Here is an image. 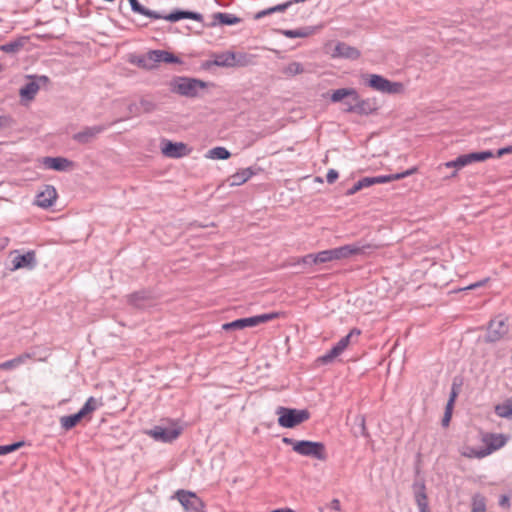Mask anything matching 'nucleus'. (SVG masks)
Listing matches in <instances>:
<instances>
[{
  "instance_id": "f257e3e1",
  "label": "nucleus",
  "mask_w": 512,
  "mask_h": 512,
  "mask_svg": "<svg viewBox=\"0 0 512 512\" xmlns=\"http://www.w3.org/2000/svg\"><path fill=\"white\" fill-rule=\"evenodd\" d=\"M348 97L352 98L354 106L345 108V112L357 113L359 115H370L378 109L377 103L374 99H361L354 88H340L334 90L330 99L332 102L337 103Z\"/></svg>"
},
{
  "instance_id": "f03ea898",
  "label": "nucleus",
  "mask_w": 512,
  "mask_h": 512,
  "mask_svg": "<svg viewBox=\"0 0 512 512\" xmlns=\"http://www.w3.org/2000/svg\"><path fill=\"white\" fill-rule=\"evenodd\" d=\"M133 12L146 16L151 19H165L170 22H177L181 19H192L198 22H203V16L200 13L184 10H175L167 15L150 10L144 7L138 0H128Z\"/></svg>"
},
{
  "instance_id": "7ed1b4c3",
  "label": "nucleus",
  "mask_w": 512,
  "mask_h": 512,
  "mask_svg": "<svg viewBox=\"0 0 512 512\" xmlns=\"http://www.w3.org/2000/svg\"><path fill=\"white\" fill-rule=\"evenodd\" d=\"M169 85L173 93L189 98L196 97L200 89L207 87V83L202 80L181 76L174 77Z\"/></svg>"
},
{
  "instance_id": "20e7f679",
  "label": "nucleus",
  "mask_w": 512,
  "mask_h": 512,
  "mask_svg": "<svg viewBox=\"0 0 512 512\" xmlns=\"http://www.w3.org/2000/svg\"><path fill=\"white\" fill-rule=\"evenodd\" d=\"M278 424L284 428H294L297 425L307 421L310 418V412L307 409H295L279 406L276 410Z\"/></svg>"
},
{
  "instance_id": "39448f33",
  "label": "nucleus",
  "mask_w": 512,
  "mask_h": 512,
  "mask_svg": "<svg viewBox=\"0 0 512 512\" xmlns=\"http://www.w3.org/2000/svg\"><path fill=\"white\" fill-rule=\"evenodd\" d=\"M161 62L181 64L182 60L165 50H150L146 55L138 59L137 64L145 69H153L157 63Z\"/></svg>"
},
{
  "instance_id": "423d86ee",
  "label": "nucleus",
  "mask_w": 512,
  "mask_h": 512,
  "mask_svg": "<svg viewBox=\"0 0 512 512\" xmlns=\"http://www.w3.org/2000/svg\"><path fill=\"white\" fill-rule=\"evenodd\" d=\"M381 245L367 243L361 244L360 242L354 244L343 245L332 249L334 260L348 259L354 255H364L373 250L379 249Z\"/></svg>"
},
{
  "instance_id": "0eeeda50",
  "label": "nucleus",
  "mask_w": 512,
  "mask_h": 512,
  "mask_svg": "<svg viewBox=\"0 0 512 512\" xmlns=\"http://www.w3.org/2000/svg\"><path fill=\"white\" fill-rule=\"evenodd\" d=\"M361 331L353 328L346 336L342 337L327 353L317 358L316 362L322 365L330 364L341 355L352 342L353 337H358Z\"/></svg>"
},
{
  "instance_id": "6e6552de",
  "label": "nucleus",
  "mask_w": 512,
  "mask_h": 512,
  "mask_svg": "<svg viewBox=\"0 0 512 512\" xmlns=\"http://www.w3.org/2000/svg\"><path fill=\"white\" fill-rule=\"evenodd\" d=\"M295 452L299 455L311 457L320 461L327 460L326 447L322 442L300 440L297 442Z\"/></svg>"
},
{
  "instance_id": "1a4fd4ad",
  "label": "nucleus",
  "mask_w": 512,
  "mask_h": 512,
  "mask_svg": "<svg viewBox=\"0 0 512 512\" xmlns=\"http://www.w3.org/2000/svg\"><path fill=\"white\" fill-rule=\"evenodd\" d=\"M278 317L277 313H267V314H261L256 315L248 318H241L234 320L229 323H225L222 325L223 330L229 331V330H240L244 329L246 327H254L262 323H266L270 320H273Z\"/></svg>"
},
{
  "instance_id": "9d476101",
  "label": "nucleus",
  "mask_w": 512,
  "mask_h": 512,
  "mask_svg": "<svg viewBox=\"0 0 512 512\" xmlns=\"http://www.w3.org/2000/svg\"><path fill=\"white\" fill-rule=\"evenodd\" d=\"M367 85L376 91L387 94H396L402 90L401 83L392 82L378 74H370Z\"/></svg>"
},
{
  "instance_id": "9b49d317",
  "label": "nucleus",
  "mask_w": 512,
  "mask_h": 512,
  "mask_svg": "<svg viewBox=\"0 0 512 512\" xmlns=\"http://www.w3.org/2000/svg\"><path fill=\"white\" fill-rule=\"evenodd\" d=\"M176 497L180 504L192 512H203L205 508L204 502L193 492L186 490H178Z\"/></svg>"
},
{
  "instance_id": "f8f14e48",
  "label": "nucleus",
  "mask_w": 512,
  "mask_h": 512,
  "mask_svg": "<svg viewBox=\"0 0 512 512\" xmlns=\"http://www.w3.org/2000/svg\"><path fill=\"white\" fill-rule=\"evenodd\" d=\"M161 151L166 157L175 159L184 157L190 152L186 144L169 140L162 142Z\"/></svg>"
},
{
  "instance_id": "ddd939ff",
  "label": "nucleus",
  "mask_w": 512,
  "mask_h": 512,
  "mask_svg": "<svg viewBox=\"0 0 512 512\" xmlns=\"http://www.w3.org/2000/svg\"><path fill=\"white\" fill-rule=\"evenodd\" d=\"M107 125H95L85 127L82 131L73 135V140L79 144H88L93 141L99 134L107 129Z\"/></svg>"
},
{
  "instance_id": "4468645a",
  "label": "nucleus",
  "mask_w": 512,
  "mask_h": 512,
  "mask_svg": "<svg viewBox=\"0 0 512 512\" xmlns=\"http://www.w3.org/2000/svg\"><path fill=\"white\" fill-rule=\"evenodd\" d=\"M12 268L11 271L19 270V269H29L32 270L37 266L36 253L33 250H30L22 255H17L12 260Z\"/></svg>"
},
{
  "instance_id": "2eb2a0df",
  "label": "nucleus",
  "mask_w": 512,
  "mask_h": 512,
  "mask_svg": "<svg viewBox=\"0 0 512 512\" xmlns=\"http://www.w3.org/2000/svg\"><path fill=\"white\" fill-rule=\"evenodd\" d=\"M147 434L157 441L161 442H172L177 439L180 435V431L174 428H164L161 426H155L154 428L147 431Z\"/></svg>"
},
{
  "instance_id": "dca6fc26",
  "label": "nucleus",
  "mask_w": 512,
  "mask_h": 512,
  "mask_svg": "<svg viewBox=\"0 0 512 512\" xmlns=\"http://www.w3.org/2000/svg\"><path fill=\"white\" fill-rule=\"evenodd\" d=\"M506 333L507 325L505 321L502 318H495L489 323L486 340L488 342H496Z\"/></svg>"
},
{
  "instance_id": "f3484780",
  "label": "nucleus",
  "mask_w": 512,
  "mask_h": 512,
  "mask_svg": "<svg viewBox=\"0 0 512 512\" xmlns=\"http://www.w3.org/2000/svg\"><path fill=\"white\" fill-rule=\"evenodd\" d=\"M331 55L333 58L356 60L360 57L361 54L357 48L352 47L345 42H338L335 45Z\"/></svg>"
},
{
  "instance_id": "a211bd4d",
  "label": "nucleus",
  "mask_w": 512,
  "mask_h": 512,
  "mask_svg": "<svg viewBox=\"0 0 512 512\" xmlns=\"http://www.w3.org/2000/svg\"><path fill=\"white\" fill-rule=\"evenodd\" d=\"M504 444L505 440L502 435L492 436L491 442L487 444V448L481 450L471 449V452L466 455L469 457L483 458L490 454L492 451L501 448Z\"/></svg>"
},
{
  "instance_id": "6ab92c4d",
  "label": "nucleus",
  "mask_w": 512,
  "mask_h": 512,
  "mask_svg": "<svg viewBox=\"0 0 512 512\" xmlns=\"http://www.w3.org/2000/svg\"><path fill=\"white\" fill-rule=\"evenodd\" d=\"M213 60L206 63L207 67L215 65L218 67L233 68L234 52L225 51L221 53H214Z\"/></svg>"
},
{
  "instance_id": "aec40b11",
  "label": "nucleus",
  "mask_w": 512,
  "mask_h": 512,
  "mask_svg": "<svg viewBox=\"0 0 512 512\" xmlns=\"http://www.w3.org/2000/svg\"><path fill=\"white\" fill-rule=\"evenodd\" d=\"M414 497L419 507L420 512H430L428 507V500L426 494V487L423 482L415 483L414 486Z\"/></svg>"
},
{
  "instance_id": "412c9836",
  "label": "nucleus",
  "mask_w": 512,
  "mask_h": 512,
  "mask_svg": "<svg viewBox=\"0 0 512 512\" xmlns=\"http://www.w3.org/2000/svg\"><path fill=\"white\" fill-rule=\"evenodd\" d=\"M57 198L56 189L53 186H46L45 190L37 195L36 203L39 207H51Z\"/></svg>"
},
{
  "instance_id": "4be33fe9",
  "label": "nucleus",
  "mask_w": 512,
  "mask_h": 512,
  "mask_svg": "<svg viewBox=\"0 0 512 512\" xmlns=\"http://www.w3.org/2000/svg\"><path fill=\"white\" fill-rule=\"evenodd\" d=\"M43 164L48 169L65 171L68 167L72 166V161L64 157H45Z\"/></svg>"
},
{
  "instance_id": "5701e85b",
  "label": "nucleus",
  "mask_w": 512,
  "mask_h": 512,
  "mask_svg": "<svg viewBox=\"0 0 512 512\" xmlns=\"http://www.w3.org/2000/svg\"><path fill=\"white\" fill-rule=\"evenodd\" d=\"M258 169H254L252 167H248L245 169H241L230 176V185L231 186H240L247 182L253 175L257 173Z\"/></svg>"
},
{
  "instance_id": "b1692460",
  "label": "nucleus",
  "mask_w": 512,
  "mask_h": 512,
  "mask_svg": "<svg viewBox=\"0 0 512 512\" xmlns=\"http://www.w3.org/2000/svg\"><path fill=\"white\" fill-rule=\"evenodd\" d=\"M213 21L210 24L211 26H215L217 24L220 25H235L241 22V19L233 14L216 12L212 15Z\"/></svg>"
},
{
  "instance_id": "393cba45",
  "label": "nucleus",
  "mask_w": 512,
  "mask_h": 512,
  "mask_svg": "<svg viewBox=\"0 0 512 512\" xmlns=\"http://www.w3.org/2000/svg\"><path fill=\"white\" fill-rule=\"evenodd\" d=\"M316 27L306 26L298 29L280 30L279 32L287 38H306L316 32Z\"/></svg>"
},
{
  "instance_id": "a878e982",
  "label": "nucleus",
  "mask_w": 512,
  "mask_h": 512,
  "mask_svg": "<svg viewBox=\"0 0 512 512\" xmlns=\"http://www.w3.org/2000/svg\"><path fill=\"white\" fill-rule=\"evenodd\" d=\"M151 300V294L147 291H137L128 296V301L130 304L137 308H144L146 306V302Z\"/></svg>"
},
{
  "instance_id": "bb28decb",
  "label": "nucleus",
  "mask_w": 512,
  "mask_h": 512,
  "mask_svg": "<svg viewBox=\"0 0 512 512\" xmlns=\"http://www.w3.org/2000/svg\"><path fill=\"white\" fill-rule=\"evenodd\" d=\"M414 169L407 170L403 173H396V174H390V175H384V176H376V177H368V180L372 181L371 186L374 184H382L391 182L394 180L402 179L410 174H412Z\"/></svg>"
},
{
  "instance_id": "cd10ccee",
  "label": "nucleus",
  "mask_w": 512,
  "mask_h": 512,
  "mask_svg": "<svg viewBox=\"0 0 512 512\" xmlns=\"http://www.w3.org/2000/svg\"><path fill=\"white\" fill-rule=\"evenodd\" d=\"M254 63L255 55L244 52H234L233 67H246Z\"/></svg>"
},
{
  "instance_id": "c85d7f7f",
  "label": "nucleus",
  "mask_w": 512,
  "mask_h": 512,
  "mask_svg": "<svg viewBox=\"0 0 512 512\" xmlns=\"http://www.w3.org/2000/svg\"><path fill=\"white\" fill-rule=\"evenodd\" d=\"M39 89L40 84L35 81H31L21 87L19 94L23 99L33 100Z\"/></svg>"
},
{
  "instance_id": "c756f323",
  "label": "nucleus",
  "mask_w": 512,
  "mask_h": 512,
  "mask_svg": "<svg viewBox=\"0 0 512 512\" xmlns=\"http://www.w3.org/2000/svg\"><path fill=\"white\" fill-rule=\"evenodd\" d=\"M30 358H31V354H29V353L21 354L11 360L0 363V369L1 370H11V369L17 368L18 366L24 364Z\"/></svg>"
},
{
  "instance_id": "7c9ffc66",
  "label": "nucleus",
  "mask_w": 512,
  "mask_h": 512,
  "mask_svg": "<svg viewBox=\"0 0 512 512\" xmlns=\"http://www.w3.org/2000/svg\"><path fill=\"white\" fill-rule=\"evenodd\" d=\"M292 5V2L287 1L285 3H282V4H278L276 6H273V7H270V8H267V9H264V10H261L259 12H257L255 15H254V19L255 20H259L265 16H268V15H271L273 13H276V12H284L286 11L290 6Z\"/></svg>"
},
{
  "instance_id": "2f4dec72",
  "label": "nucleus",
  "mask_w": 512,
  "mask_h": 512,
  "mask_svg": "<svg viewBox=\"0 0 512 512\" xmlns=\"http://www.w3.org/2000/svg\"><path fill=\"white\" fill-rule=\"evenodd\" d=\"M27 42L26 37H20L13 41L3 44L0 49L5 53H17L19 52Z\"/></svg>"
},
{
  "instance_id": "473e14b6",
  "label": "nucleus",
  "mask_w": 512,
  "mask_h": 512,
  "mask_svg": "<svg viewBox=\"0 0 512 512\" xmlns=\"http://www.w3.org/2000/svg\"><path fill=\"white\" fill-rule=\"evenodd\" d=\"M495 413L502 418L512 419V397L496 405Z\"/></svg>"
},
{
  "instance_id": "72a5a7b5",
  "label": "nucleus",
  "mask_w": 512,
  "mask_h": 512,
  "mask_svg": "<svg viewBox=\"0 0 512 512\" xmlns=\"http://www.w3.org/2000/svg\"><path fill=\"white\" fill-rule=\"evenodd\" d=\"M82 419L83 417L80 415L78 411L77 413L72 415L62 416L60 418V423L62 428H64L65 430H70L74 428Z\"/></svg>"
},
{
  "instance_id": "f704fd0d",
  "label": "nucleus",
  "mask_w": 512,
  "mask_h": 512,
  "mask_svg": "<svg viewBox=\"0 0 512 512\" xmlns=\"http://www.w3.org/2000/svg\"><path fill=\"white\" fill-rule=\"evenodd\" d=\"M102 403L94 397H89L82 408L79 410L80 415L84 418L88 414L95 411Z\"/></svg>"
},
{
  "instance_id": "c9c22d12",
  "label": "nucleus",
  "mask_w": 512,
  "mask_h": 512,
  "mask_svg": "<svg viewBox=\"0 0 512 512\" xmlns=\"http://www.w3.org/2000/svg\"><path fill=\"white\" fill-rule=\"evenodd\" d=\"M231 156L230 152L224 147H215L208 151L207 157L211 159L226 160Z\"/></svg>"
},
{
  "instance_id": "e433bc0d",
  "label": "nucleus",
  "mask_w": 512,
  "mask_h": 512,
  "mask_svg": "<svg viewBox=\"0 0 512 512\" xmlns=\"http://www.w3.org/2000/svg\"><path fill=\"white\" fill-rule=\"evenodd\" d=\"M467 157L469 159V164H471L473 162H482L489 158H492L493 153L491 151L473 152L467 154Z\"/></svg>"
},
{
  "instance_id": "4c0bfd02",
  "label": "nucleus",
  "mask_w": 512,
  "mask_h": 512,
  "mask_svg": "<svg viewBox=\"0 0 512 512\" xmlns=\"http://www.w3.org/2000/svg\"><path fill=\"white\" fill-rule=\"evenodd\" d=\"M444 165L447 168H455L457 170L469 165V159L467 157V154H464L460 155L455 160L446 162Z\"/></svg>"
},
{
  "instance_id": "58836bf2",
  "label": "nucleus",
  "mask_w": 512,
  "mask_h": 512,
  "mask_svg": "<svg viewBox=\"0 0 512 512\" xmlns=\"http://www.w3.org/2000/svg\"><path fill=\"white\" fill-rule=\"evenodd\" d=\"M370 180H368V177H364L357 181L350 189L347 190L346 195L351 196L357 193L358 191L362 190L363 188H367L371 186Z\"/></svg>"
},
{
  "instance_id": "ea45409f",
  "label": "nucleus",
  "mask_w": 512,
  "mask_h": 512,
  "mask_svg": "<svg viewBox=\"0 0 512 512\" xmlns=\"http://www.w3.org/2000/svg\"><path fill=\"white\" fill-rule=\"evenodd\" d=\"M486 502L485 498L481 495H475L472 502V512H485Z\"/></svg>"
},
{
  "instance_id": "a19ab883",
  "label": "nucleus",
  "mask_w": 512,
  "mask_h": 512,
  "mask_svg": "<svg viewBox=\"0 0 512 512\" xmlns=\"http://www.w3.org/2000/svg\"><path fill=\"white\" fill-rule=\"evenodd\" d=\"M330 261H334L332 249L323 250L316 253V262L317 264H323Z\"/></svg>"
},
{
  "instance_id": "79ce46f5",
  "label": "nucleus",
  "mask_w": 512,
  "mask_h": 512,
  "mask_svg": "<svg viewBox=\"0 0 512 512\" xmlns=\"http://www.w3.org/2000/svg\"><path fill=\"white\" fill-rule=\"evenodd\" d=\"M304 72V68L302 64L299 62H292L287 65V67L284 69V73L290 76H294L297 74H301Z\"/></svg>"
},
{
  "instance_id": "37998d69",
  "label": "nucleus",
  "mask_w": 512,
  "mask_h": 512,
  "mask_svg": "<svg viewBox=\"0 0 512 512\" xmlns=\"http://www.w3.org/2000/svg\"><path fill=\"white\" fill-rule=\"evenodd\" d=\"M22 446H24L23 441L15 442L9 445H0V455H6L8 453L14 452Z\"/></svg>"
},
{
  "instance_id": "c03bdc74",
  "label": "nucleus",
  "mask_w": 512,
  "mask_h": 512,
  "mask_svg": "<svg viewBox=\"0 0 512 512\" xmlns=\"http://www.w3.org/2000/svg\"><path fill=\"white\" fill-rule=\"evenodd\" d=\"M297 263L298 264L303 263V264H307V265H317L316 253H310V254H307V255L299 258L297 260Z\"/></svg>"
},
{
  "instance_id": "a18cd8bd",
  "label": "nucleus",
  "mask_w": 512,
  "mask_h": 512,
  "mask_svg": "<svg viewBox=\"0 0 512 512\" xmlns=\"http://www.w3.org/2000/svg\"><path fill=\"white\" fill-rule=\"evenodd\" d=\"M140 105L143 108V111L146 113H150V112L154 111L155 107H156L152 101L147 100V99H142L140 101Z\"/></svg>"
},
{
  "instance_id": "49530a36",
  "label": "nucleus",
  "mask_w": 512,
  "mask_h": 512,
  "mask_svg": "<svg viewBox=\"0 0 512 512\" xmlns=\"http://www.w3.org/2000/svg\"><path fill=\"white\" fill-rule=\"evenodd\" d=\"M452 408H453V405H450V404L446 405L445 413H444V416H443V419H442V425L444 427L448 426V424L450 422L451 415H452Z\"/></svg>"
},
{
  "instance_id": "de8ad7c7",
  "label": "nucleus",
  "mask_w": 512,
  "mask_h": 512,
  "mask_svg": "<svg viewBox=\"0 0 512 512\" xmlns=\"http://www.w3.org/2000/svg\"><path fill=\"white\" fill-rule=\"evenodd\" d=\"M338 172L334 169H330L327 172L326 180L329 184H333L338 179Z\"/></svg>"
},
{
  "instance_id": "09e8293b",
  "label": "nucleus",
  "mask_w": 512,
  "mask_h": 512,
  "mask_svg": "<svg viewBox=\"0 0 512 512\" xmlns=\"http://www.w3.org/2000/svg\"><path fill=\"white\" fill-rule=\"evenodd\" d=\"M359 434L363 437H369V433H368V430L366 428V424H365V418L364 417H360V424H359Z\"/></svg>"
},
{
  "instance_id": "8fccbe9b",
  "label": "nucleus",
  "mask_w": 512,
  "mask_h": 512,
  "mask_svg": "<svg viewBox=\"0 0 512 512\" xmlns=\"http://www.w3.org/2000/svg\"><path fill=\"white\" fill-rule=\"evenodd\" d=\"M13 119L9 116H0V127H10Z\"/></svg>"
},
{
  "instance_id": "3c124183",
  "label": "nucleus",
  "mask_w": 512,
  "mask_h": 512,
  "mask_svg": "<svg viewBox=\"0 0 512 512\" xmlns=\"http://www.w3.org/2000/svg\"><path fill=\"white\" fill-rule=\"evenodd\" d=\"M282 441H283V443H284V444L292 446V449H293V451L295 452V447H296L297 442H298L299 440H294V439H292V438L284 437V438L282 439Z\"/></svg>"
},
{
  "instance_id": "603ef678",
  "label": "nucleus",
  "mask_w": 512,
  "mask_h": 512,
  "mask_svg": "<svg viewBox=\"0 0 512 512\" xmlns=\"http://www.w3.org/2000/svg\"><path fill=\"white\" fill-rule=\"evenodd\" d=\"M510 153H512V146H507V147L501 148L497 151V157H501L504 154H510Z\"/></svg>"
},
{
  "instance_id": "864d4df0",
  "label": "nucleus",
  "mask_w": 512,
  "mask_h": 512,
  "mask_svg": "<svg viewBox=\"0 0 512 512\" xmlns=\"http://www.w3.org/2000/svg\"><path fill=\"white\" fill-rule=\"evenodd\" d=\"M487 281H488V279H483V280H481V281H478V282H476V283H474V284L469 285V286H468V287H466L465 289H467V290H471V289H475V288H478V287L484 286V285H485V283H486Z\"/></svg>"
},
{
  "instance_id": "5fc2aeb1",
  "label": "nucleus",
  "mask_w": 512,
  "mask_h": 512,
  "mask_svg": "<svg viewBox=\"0 0 512 512\" xmlns=\"http://www.w3.org/2000/svg\"><path fill=\"white\" fill-rule=\"evenodd\" d=\"M456 397H457V391L455 389V384H453L452 391H451V394H450V398H449L447 404L453 405L454 402H455Z\"/></svg>"
},
{
  "instance_id": "6e6d98bb",
  "label": "nucleus",
  "mask_w": 512,
  "mask_h": 512,
  "mask_svg": "<svg viewBox=\"0 0 512 512\" xmlns=\"http://www.w3.org/2000/svg\"><path fill=\"white\" fill-rule=\"evenodd\" d=\"M509 502H510L509 497H508V496H506V495H502V496L500 497V500H499V505H500L501 507H509Z\"/></svg>"
},
{
  "instance_id": "4d7b16f0",
  "label": "nucleus",
  "mask_w": 512,
  "mask_h": 512,
  "mask_svg": "<svg viewBox=\"0 0 512 512\" xmlns=\"http://www.w3.org/2000/svg\"><path fill=\"white\" fill-rule=\"evenodd\" d=\"M330 509L332 510H335V511H340V501L338 499H333L331 502H330V505H329Z\"/></svg>"
},
{
  "instance_id": "13d9d810",
  "label": "nucleus",
  "mask_w": 512,
  "mask_h": 512,
  "mask_svg": "<svg viewBox=\"0 0 512 512\" xmlns=\"http://www.w3.org/2000/svg\"><path fill=\"white\" fill-rule=\"evenodd\" d=\"M49 81H50V80H49V78H48L47 76L42 75V76H38V77H37V81H36V82H37V83H39V84H40V86H41V85H46V84H48V83H49Z\"/></svg>"
},
{
  "instance_id": "bf43d9fd",
  "label": "nucleus",
  "mask_w": 512,
  "mask_h": 512,
  "mask_svg": "<svg viewBox=\"0 0 512 512\" xmlns=\"http://www.w3.org/2000/svg\"><path fill=\"white\" fill-rule=\"evenodd\" d=\"M342 101H344L343 103L346 106L345 108L354 106V101L352 100V98H344Z\"/></svg>"
},
{
  "instance_id": "052dcab7",
  "label": "nucleus",
  "mask_w": 512,
  "mask_h": 512,
  "mask_svg": "<svg viewBox=\"0 0 512 512\" xmlns=\"http://www.w3.org/2000/svg\"><path fill=\"white\" fill-rule=\"evenodd\" d=\"M8 244V239L4 238L0 240V250L4 249Z\"/></svg>"
},
{
  "instance_id": "680f3d73",
  "label": "nucleus",
  "mask_w": 512,
  "mask_h": 512,
  "mask_svg": "<svg viewBox=\"0 0 512 512\" xmlns=\"http://www.w3.org/2000/svg\"><path fill=\"white\" fill-rule=\"evenodd\" d=\"M136 104L132 103L128 106L129 112L134 113V109H136Z\"/></svg>"
},
{
  "instance_id": "e2e57ef3",
  "label": "nucleus",
  "mask_w": 512,
  "mask_h": 512,
  "mask_svg": "<svg viewBox=\"0 0 512 512\" xmlns=\"http://www.w3.org/2000/svg\"><path fill=\"white\" fill-rule=\"evenodd\" d=\"M272 512H293V510H291V509H277V510H274Z\"/></svg>"
},
{
  "instance_id": "0e129e2a",
  "label": "nucleus",
  "mask_w": 512,
  "mask_h": 512,
  "mask_svg": "<svg viewBox=\"0 0 512 512\" xmlns=\"http://www.w3.org/2000/svg\"><path fill=\"white\" fill-rule=\"evenodd\" d=\"M456 173H457V172H456V170H455V171L451 174V177L456 176Z\"/></svg>"
},
{
  "instance_id": "69168bd1",
  "label": "nucleus",
  "mask_w": 512,
  "mask_h": 512,
  "mask_svg": "<svg viewBox=\"0 0 512 512\" xmlns=\"http://www.w3.org/2000/svg\"><path fill=\"white\" fill-rule=\"evenodd\" d=\"M293 512H295V511L293 510Z\"/></svg>"
}]
</instances>
